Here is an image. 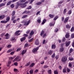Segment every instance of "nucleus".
<instances>
[{"mask_svg":"<svg viewBox=\"0 0 74 74\" xmlns=\"http://www.w3.org/2000/svg\"><path fill=\"white\" fill-rule=\"evenodd\" d=\"M10 16H8L6 17V21H1V23H6L10 21Z\"/></svg>","mask_w":74,"mask_h":74,"instance_id":"1","label":"nucleus"},{"mask_svg":"<svg viewBox=\"0 0 74 74\" xmlns=\"http://www.w3.org/2000/svg\"><path fill=\"white\" fill-rule=\"evenodd\" d=\"M30 20H29L28 21L26 20H25L23 22H21V23H24V25L25 26H28L29 25V23H30Z\"/></svg>","mask_w":74,"mask_h":74,"instance_id":"2","label":"nucleus"},{"mask_svg":"<svg viewBox=\"0 0 74 74\" xmlns=\"http://www.w3.org/2000/svg\"><path fill=\"white\" fill-rule=\"evenodd\" d=\"M21 57H16L13 60V62H19V61L21 60Z\"/></svg>","mask_w":74,"mask_h":74,"instance_id":"3","label":"nucleus"},{"mask_svg":"<svg viewBox=\"0 0 74 74\" xmlns=\"http://www.w3.org/2000/svg\"><path fill=\"white\" fill-rule=\"evenodd\" d=\"M67 57L66 56H64L62 57V62H66L67 60Z\"/></svg>","mask_w":74,"mask_h":74,"instance_id":"4","label":"nucleus"},{"mask_svg":"<svg viewBox=\"0 0 74 74\" xmlns=\"http://www.w3.org/2000/svg\"><path fill=\"white\" fill-rule=\"evenodd\" d=\"M36 31L35 30H33L31 31L30 33H29V34L30 36H33L34 34V32Z\"/></svg>","mask_w":74,"mask_h":74,"instance_id":"5","label":"nucleus"},{"mask_svg":"<svg viewBox=\"0 0 74 74\" xmlns=\"http://www.w3.org/2000/svg\"><path fill=\"white\" fill-rule=\"evenodd\" d=\"M39 49V47H37L36 49H34L32 51L33 52H37V50Z\"/></svg>","mask_w":74,"mask_h":74,"instance_id":"6","label":"nucleus"},{"mask_svg":"<svg viewBox=\"0 0 74 74\" xmlns=\"http://www.w3.org/2000/svg\"><path fill=\"white\" fill-rule=\"evenodd\" d=\"M69 17H67L65 18L64 22V23H66V22H68L69 21Z\"/></svg>","mask_w":74,"mask_h":74,"instance_id":"7","label":"nucleus"},{"mask_svg":"<svg viewBox=\"0 0 74 74\" xmlns=\"http://www.w3.org/2000/svg\"><path fill=\"white\" fill-rule=\"evenodd\" d=\"M35 45H38L40 44L39 41L38 39L36 40L35 41Z\"/></svg>","mask_w":74,"mask_h":74,"instance_id":"8","label":"nucleus"},{"mask_svg":"<svg viewBox=\"0 0 74 74\" xmlns=\"http://www.w3.org/2000/svg\"><path fill=\"white\" fill-rule=\"evenodd\" d=\"M11 41H13L14 42H16V39H15V37H12L11 39H10Z\"/></svg>","mask_w":74,"mask_h":74,"instance_id":"9","label":"nucleus"},{"mask_svg":"<svg viewBox=\"0 0 74 74\" xmlns=\"http://www.w3.org/2000/svg\"><path fill=\"white\" fill-rule=\"evenodd\" d=\"M9 35V34L8 33H7L5 35V37H6L5 38V39H9V38H10V36Z\"/></svg>","mask_w":74,"mask_h":74,"instance_id":"10","label":"nucleus"},{"mask_svg":"<svg viewBox=\"0 0 74 74\" xmlns=\"http://www.w3.org/2000/svg\"><path fill=\"white\" fill-rule=\"evenodd\" d=\"M69 37H70V34H69V33H66L65 35V38H69Z\"/></svg>","mask_w":74,"mask_h":74,"instance_id":"11","label":"nucleus"},{"mask_svg":"<svg viewBox=\"0 0 74 74\" xmlns=\"http://www.w3.org/2000/svg\"><path fill=\"white\" fill-rule=\"evenodd\" d=\"M4 18H5V15H4L0 16V20H2V19H3Z\"/></svg>","mask_w":74,"mask_h":74,"instance_id":"12","label":"nucleus"},{"mask_svg":"<svg viewBox=\"0 0 74 74\" xmlns=\"http://www.w3.org/2000/svg\"><path fill=\"white\" fill-rule=\"evenodd\" d=\"M29 13H30V11L25 10L22 13V14H29Z\"/></svg>","mask_w":74,"mask_h":74,"instance_id":"13","label":"nucleus"},{"mask_svg":"<svg viewBox=\"0 0 74 74\" xmlns=\"http://www.w3.org/2000/svg\"><path fill=\"white\" fill-rule=\"evenodd\" d=\"M20 32V30L18 31L15 33V35L16 36H19L20 34H19V32Z\"/></svg>","mask_w":74,"mask_h":74,"instance_id":"14","label":"nucleus"},{"mask_svg":"<svg viewBox=\"0 0 74 74\" xmlns=\"http://www.w3.org/2000/svg\"><path fill=\"white\" fill-rule=\"evenodd\" d=\"M70 42H70V41H69L66 43V46L67 47L69 46V45H70Z\"/></svg>","mask_w":74,"mask_h":74,"instance_id":"15","label":"nucleus"},{"mask_svg":"<svg viewBox=\"0 0 74 74\" xmlns=\"http://www.w3.org/2000/svg\"><path fill=\"white\" fill-rule=\"evenodd\" d=\"M27 51L26 50H23V51L21 52L22 55H24V54H25V53H26V52Z\"/></svg>","mask_w":74,"mask_h":74,"instance_id":"16","label":"nucleus"},{"mask_svg":"<svg viewBox=\"0 0 74 74\" xmlns=\"http://www.w3.org/2000/svg\"><path fill=\"white\" fill-rule=\"evenodd\" d=\"M5 3L1 4H0V8L2 7H3V6H5Z\"/></svg>","mask_w":74,"mask_h":74,"instance_id":"17","label":"nucleus"},{"mask_svg":"<svg viewBox=\"0 0 74 74\" xmlns=\"http://www.w3.org/2000/svg\"><path fill=\"white\" fill-rule=\"evenodd\" d=\"M66 27L67 29H70V28L71 27H70V26L68 24H67L66 25Z\"/></svg>","mask_w":74,"mask_h":74,"instance_id":"18","label":"nucleus"},{"mask_svg":"<svg viewBox=\"0 0 74 74\" xmlns=\"http://www.w3.org/2000/svg\"><path fill=\"white\" fill-rule=\"evenodd\" d=\"M25 39H26V37H24L21 39V41L22 42L23 41H24V40H25Z\"/></svg>","mask_w":74,"mask_h":74,"instance_id":"19","label":"nucleus"},{"mask_svg":"<svg viewBox=\"0 0 74 74\" xmlns=\"http://www.w3.org/2000/svg\"><path fill=\"white\" fill-rule=\"evenodd\" d=\"M15 15V11H14L12 14V16H14Z\"/></svg>","mask_w":74,"mask_h":74,"instance_id":"20","label":"nucleus"},{"mask_svg":"<svg viewBox=\"0 0 74 74\" xmlns=\"http://www.w3.org/2000/svg\"><path fill=\"white\" fill-rule=\"evenodd\" d=\"M64 50V48L63 47H61L60 48V52H63Z\"/></svg>","mask_w":74,"mask_h":74,"instance_id":"21","label":"nucleus"},{"mask_svg":"<svg viewBox=\"0 0 74 74\" xmlns=\"http://www.w3.org/2000/svg\"><path fill=\"white\" fill-rule=\"evenodd\" d=\"M62 71L64 73H65L66 72V69L64 68L63 69Z\"/></svg>","mask_w":74,"mask_h":74,"instance_id":"22","label":"nucleus"},{"mask_svg":"<svg viewBox=\"0 0 74 74\" xmlns=\"http://www.w3.org/2000/svg\"><path fill=\"white\" fill-rule=\"evenodd\" d=\"M27 15H24L22 16V18H27Z\"/></svg>","mask_w":74,"mask_h":74,"instance_id":"23","label":"nucleus"},{"mask_svg":"<svg viewBox=\"0 0 74 74\" xmlns=\"http://www.w3.org/2000/svg\"><path fill=\"white\" fill-rule=\"evenodd\" d=\"M34 63H32L30 65V67H33V66H34Z\"/></svg>","mask_w":74,"mask_h":74,"instance_id":"24","label":"nucleus"},{"mask_svg":"<svg viewBox=\"0 0 74 74\" xmlns=\"http://www.w3.org/2000/svg\"><path fill=\"white\" fill-rule=\"evenodd\" d=\"M55 47H56L55 45H52L51 47L52 49H55Z\"/></svg>","mask_w":74,"mask_h":74,"instance_id":"25","label":"nucleus"},{"mask_svg":"<svg viewBox=\"0 0 74 74\" xmlns=\"http://www.w3.org/2000/svg\"><path fill=\"white\" fill-rule=\"evenodd\" d=\"M11 2H12V1H10L9 2H8V3H7V5H10V4H11Z\"/></svg>","mask_w":74,"mask_h":74,"instance_id":"26","label":"nucleus"},{"mask_svg":"<svg viewBox=\"0 0 74 74\" xmlns=\"http://www.w3.org/2000/svg\"><path fill=\"white\" fill-rule=\"evenodd\" d=\"M66 12H67V9H65L64 10L63 13L64 14L66 13Z\"/></svg>","mask_w":74,"mask_h":74,"instance_id":"27","label":"nucleus"},{"mask_svg":"<svg viewBox=\"0 0 74 74\" xmlns=\"http://www.w3.org/2000/svg\"><path fill=\"white\" fill-rule=\"evenodd\" d=\"M16 57V56H14V57H10L9 58V59H14Z\"/></svg>","mask_w":74,"mask_h":74,"instance_id":"28","label":"nucleus"},{"mask_svg":"<svg viewBox=\"0 0 74 74\" xmlns=\"http://www.w3.org/2000/svg\"><path fill=\"white\" fill-rule=\"evenodd\" d=\"M26 6V5L25 3H24L22 5V8H25V7Z\"/></svg>","mask_w":74,"mask_h":74,"instance_id":"29","label":"nucleus"},{"mask_svg":"<svg viewBox=\"0 0 74 74\" xmlns=\"http://www.w3.org/2000/svg\"><path fill=\"white\" fill-rule=\"evenodd\" d=\"M44 32L43 30L40 33V36H42L43 34H44Z\"/></svg>","mask_w":74,"mask_h":74,"instance_id":"30","label":"nucleus"},{"mask_svg":"<svg viewBox=\"0 0 74 74\" xmlns=\"http://www.w3.org/2000/svg\"><path fill=\"white\" fill-rule=\"evenodd\" d=\"M45 22H46L45 19L43 20L42 22V24L44 25V23H45Z\"/></svg>","mask_w":74,"mask_h":74,"instance_id":"31","label":"nucleus"},{"mask_svg":"<svg viewBox=\"0 0 74 74\" xmlns=\"http://www.w3.org/2000/svg\"><path fill=\"white\" fill-rule=\"evenodd\" d=\"M12 51V49H10L8 50L7 52V53H10Z\"/></svg>","mask_w":74,"mask_h":74,"instance_id":"32","label":"nucleus"},{"mask_svg":"<svg viewBox=\"0 0 74 74\" xmlns=\"http://www.w3.org/2000/svg\"><path fill=\"white\" fill-rule=\"evenodd\" d=\"M48 73L49 74H51L52 73V71H51V70H49L48 71Z\"/></svg>","mask_w":74,"mask_h":74,"instance_id":"33","label":"nucleus"},{"mask_svg":"<svg viewBox=\"0 0 74 74\" xmlns=\"http://www.w3.org/2000/svg\"><path fill=\"white\" fill-rule=\"evenodd\" d=\"M55 23H50L49 24L50 26H53L55 25Z\"/></svg>","mask_w":74,"mask_h":74,"instance_id":"34","label":"nucleus"},{"mask_svg":"<svg viewBox=\"0 0 74 74\" xmlns=\"http://www.w3.org/2000/svg\"><path fill=\"white\" fill-rule=\"evenodd\" d=\"M71 10H69L68 12V14H69V15H70L71 14Z\"/></svg>","mask_w":74,"mask_h":74,"instance_id":"35","label":"nucleus"},{"mask_svg":"<svg viewBox=\"0 0 74 74\" xmlns=\"http://www.w3.org/2000/svg\"><path fill=\"white\" fill-rule=\"evenodd\" d=\"M66 70L67 71V73H70V69H69V68H67Z\"/></svg>","mask_w":74,"mask_h":74,"instance_id":"36","label":"nucleus"},{"mask_svg":"<svg viewBox=\"0 0 74 74\" xmlns=\"http://www.w3.org/2000/svg\"><path fill=\"white\" fill-rule=\"evenodd\" d=\"M42 4V3L41 2H39L36 3V5H40V4Z\"/></svg>","mask_w":74,"mask_h":74,"instance_id":"37","label":"nucleus"},{"mask_svg":"<svg viewBox=\"0 0 74 74\" xmlns=\"http://www.w3.org/2000/svg\"><path fill=\"white\" fill-rule=\"evenodd\" d=\"M55 56V53H53L52 55V58H54Z\"/></svg>","mask_w":74,"mask_h":74,"instance_id":"38","label":"nucleus"},{"mask_svg":"<svg viewBox=\"0 0 74 74\" xmlns=\"http://www.w3.org/2000/svg\"><path fill=\"white\" fill-rule=\"evenodd\" d=\"M32 8V7L31 6H29V7L26 8L27 10H30V9H31Z\"/></svg>","mask_w":74,"mask_h":74,"instance_id":"39","label":"nucleus"},{"mask_svg":"<svg viewBox=\"0 0 74 74\" xmlns=\"http://www.w3.org/2000/svg\"><path fill=\"white\" fill-rule=\"evenodd\" d=\"M69 60L71 61H72V60H73V58H71V57H69Z\"/></svg>","mask_w":74,"mask_h":74,"instance_id":"40","label":"nucleus"},{"mask_svg":"<svg viewBox=\"0 0 74 74\" xmlns=\"http://www.w3.org/2000/svg\"><path fill=\"white\" fill-rule=\"evenodd\" d=\"M48 66L47 65H44L43 66V68L44 69H47V68H48Z\"/></svg>","mask_w":74,"mask_h":74,"instance_id":"41","label":"nucleus"},{"mask_svg":"<svg viewBox=\"0 0 74 74\" xmlns=\"http://www.w3.org/2000/svg\"><path fill=\"white\" fill-rule=\"evenodd\" d=\"M74 27H72L71 29V32H74Z\"/></svg>","mask_w":74,"mask_h":74,"instance_id":"42","label":"nucleus"},{"mask_svg":"<svg viewBox=\"0 0 74 74\" xmlns=\"http://www.w3.org/2000/svg\"><path fill=\"white\" fill-rule=\"evenodd\" d=\"M73 51V49L71 48L70 49L69 52L70 53H71Z\"/></svg>","mask_w":74,"mask_h":74,"instance_id":"43","label":"nucleus"},{"mask_svg":"<svg viewBox=\"0 0 74 74\" xmlns=\"http://www.w3.org/2000/svg\"><path fill=\"white\" fill-rule=\"evenodd\" d=\"M49 16L50 18H53V15L52 14H49Z\"/></svg>","mask_w":74,"mask_h":74,"instance_id":"44","label":"nucleus"},{"mask_svg":"<svg viewBox=\"0 0 74 74\" xmlns=\"http://www.w3.org/2000/svg\"><path fill=\"white\" fill-rule=\"evenodd\" d=\"M19 1L21 3H24L25 2V0H20Z\"/></svg>","mask_w":74,"mask_h":74,"instance_id":"45","label":"nucleus"},{"mask_svg":"<svg viewBox=\"0 0 74 74\" xmlns=\"http://www.w3.org/2000/svg\"><path fill=\"white\" fill-rule=\"evenodd\" d=\"M37 22L39 23H41V19H38L37 20Z\"/></svg>","mask_w":74,"mask_h":74,"instance_id":"46","label":"nucleus"},{"mask_svg":"<svg viewBox=\"0 0 74 74\" xmlns=\"http://www.w3.org/2000/svg\"><path fill=\"white\" fill-rule=\"evenodd\" d=\"M29 73L30 74H33V70H31L29 71Z\"/></svg>","mask_w":74,"mask_h":74,"instance_id":"47","label":"nucleus"},{"mask_svg":"<svg viewBox=\"0 0 74 74\" xmlns=\"http://www.w3.org/2000/svg\"><path fill=\"white\" fill-rule=\"evenodd\" d=\"M30 63V62H29L28 63H27L25 65V66H29Z\"/></svg>","mask_w":74,"mask_h":74,"instance_id":"48","label":"nucleus"},{"mask_svg":"<svg viewBox=\"0 0 74 74\" xmlns=\"http://www.w3.org/2000/svg\"><path fill=\"white\" fill-rule=\"evenodd\" d=\"M65 41H66V38H65V37H64V38H63L62 41V42H64Z\"/></svg>","mask_w":74,"mask_h":74,"instance_id":"49","label":"nucleus"},{"mask_svg":"<svg viewBox=\"0 0 74 74\" xmlns=\"http://www.w3.org/2000/svg\"><path fill=\"white\" fill-rule=\"evenodd\" d=\"M29 47L28 46V44L27 43H26L25 44L24 47L25 48V47Z\"/></svg>","mask_w":74,"mask_h":74,"instance_id":"50","label":"nucleus"},{"mask_svg":"<svg viewBox=\"0 0 74 74\" xmlns=\"http://www.w3.org/2000/svg\"><path fill=\"white\" fill-rule=\"evenodd\" d=\"M33 38H32L31 39L29 40V42H32V41H33Z\"/></svg>","mask_w":74,"mask_h":74,"instance_id":"51","label":"nucleus"},{"mask_svg":"<svg viewBox=\"0 0 74 74\" xmlns=\"http://www.w3.org/2000/svg\"><path fill=\"white\" fill-rule=\"evenodd\" d=\"M71 38H74V34H71Z\"/></svg>","mask_w":74,"mask_h":74,"instance_id":"52","label":"nucleus"},{"mask_svg":"<svg viewBox=\"0 0 74 74\" xmlns=\"http://www.w3.org/2000/svg\"><path fill=\"white\" fill-rule=\"evenodd\" d=\"M21 48H18L16 50V51L17 52H18V51H20V50H21Z\"/></svg>","mask_w":74,"mask_h":74,"instance_id":"53","label":"nucleus"},{"mask_svg":"<svg viewBox=\"0 0 74 74\" xmlns=\"http://www.w3.org/2000/svg\"><path fill=\"white\" fill-rule=\"evenodd\" d=\"M11 63V62L10 60H9L8 62V64H10Z\"/></svg>","mask_w":74,"mask_h":74,"instance_id":"54","label":"nucleus"},{"mask_svg":"<svg viewBox=\"0 0 74 74\" xmlns=\"http://www.w3.org/2000/svg\"><path fill=\"white\" fill-rule=\"evenodd\" d=\"M48 53L49 54H50L51 55L52 54V51H51V50L49 51L48 52Z\"/></svg>","mask_w":74,"mask_h":74,"instance_id":"55","label":"nucleus"},{"mask_svg":"<svg viewBox=\"0 0 74 74\" xmlns=\"http://www.w3.org/2000/svg\"><path fill=\"white\" fill-rule=\"evenodd\" d=\"M15 16H14L12 17V21H13V20H14L15 19Z\"/></svg>","mask_w":74,"mask_h":74,"instance_id":"56","label":"nucleus"},{"mask_svg":"<svg viewBox=\"0 0 74 74\" xmlns=\"http://www.w3.org/2000/svg\"><path fill=\"white\" fill-rule=\"evenodd\" d=\"M63 2V1H62L59 2L58 4H62Z\"/></svg>","mask_w":74,"mask_h":74,"instance_id":"57","label":"nucleus"},{"mask_svg":"<svg viewBox=\"0 0 74 74\" xmlns=\"http://www.w3.org/2000/svg\"><path fill=\"white\" fill-rule=\"evenodd\" d=\"M23 36H25V37H27L28 36V35L26 34H24L23 35Z\"/></svg>","mask_w":74,"mask_h":74,"instance_id":"58","label":"nucleus"},{"mask_svg":"<svg viewBox=\"0 0 74 74\" xmlns=\"http://www.w3.org/2000/svg\"><path fill=\"white\" fill-rule=\"evenodd\" d=\"M59 55H57L56 56V59L57 60V59H58V58H59Z\"/></svg>","mask_w":74,"mask_h":74,"instance_id":"59","label":"nucleus"},{"mask_svg":"<svg viewBox=\"0 0 74 74\" xmlns=\"http://www.w3.org/2000/svg\"><path fill=\"white\" fill-rule=\"evenodd\" d=\"M14 52H15L14 51H13V52H11L10 53V55H12L13 54H14Z\"/></svg>","mask_w":74,"mask_h":74,"instance_id":"60","label":"nucleus"},{"mask_svg":"<svg viewBox=\"0 0 74 74\" xmlns=\"http://www.w3.org/2000/svg\"><path fill=\"white\" fill-rule=\"evenodd\" d=\"M16 20H14L13 21V23H16Z\"/></svg>","mask_w":74,"mask_h":74,"instance_id":"61","label":"nucleus"},{"mask_svg":"<svg viewBox=\"0 0 74 74\" xmlns=\"http://www.w3.org/2000/svg\"><path fill=\"white\" fill-rule=\"evenodd\" d=\"M46 35H47V34H44L43 35V38H44V37H45Z\"/></svg>","mask_w":74,"mask_h":74,"instance_id":"62","label":"nucleus"},{"mask_svg":"<svg viewBox=\"0 0 74 74\" xmlns=\"http://www.w3.org/2000/svg\"><path fill=\"white\" fill-rule=\"evenodd\" d=\"M14 64L15 66H18V63H17V62H16L14 63Z\"/></svg>","mask_w":74,"mask_h":74,"instance_id":"63","label":"nucleus"},{"mask_svg":"<svg viewBox=\"0 0 74 74\" xmlns=\"http://www.w3.org/2000/svg\"><path fill=\"white\" fill-rule=\"evenodd\" d=\"M11 45H9L8 46V48H11Z\"/></svg>","mask_w":74,"mask_h":74,"instance_id":"64","label":"nucleus"}]
</instances>
